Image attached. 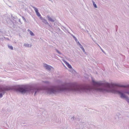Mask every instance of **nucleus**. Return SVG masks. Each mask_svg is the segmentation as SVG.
Instances as JSON below:
<instances>
[{
    "mask_svg": "<svg viewBox=\"0 0 129 129\" xmlns=\"http://www.w3.org/2000/svg\"><path fill=\"white\" fill-rule=\"evenodd\" d=\"M25 85L30 87V91H27V92H31L33 93L34 92V96L40 91L43 90H45L47 93L49 94H55L61 91L69 92L73 91L81 92H87L89 90L88 84L79 85L71 83L62 84L58 86L51 85L43 88Z\"/></svg>",
    "mask_w": 129,
    "mask_h": 129,
    "instance_id": "1",
    "label": "nucleus"
},
{
    "mask_svg": "<svg viewBox=\"0 0 129 129\" xmlns=\"http://www.w3.org/2000/svg\"><path fill=\"white\" fill-rule=\"evenodd\" d=\"M93 82L95 86H104L105 87L106 89L102 88H99L97 89V90H98L104 92H110L120 94L121 95L120 96L121 98H126V100L129 103V99L126 96H125L124 94L119 91H116L113 89V88L111 87L112 85L102 81L96 82L93 81Z\"/></svg>",
    "mask_w": 129,
    "mask_h": 129,
    "instance_id": "2",
    "label": "nucleus"
},
{
    "mask_svg": "<svg viewBox=\"0 0 129 129\" xmlns=\"http://www.w3.org/2000/svg\"><path fill=\"white\" fill-rule=\"evenodd\" d=\"M30 87L24 85L14 86L11 87L8 86L5 87L0 86V92L2 93H0V98L3 97V93L4 94L6 91L13 90L23 94L27 93V91H30Z\"/></svg>",
    "mask_w": 129,
    "mask_h": 129,
    "instance_id": "3",
    "label": "nucleus"
},
{
    "mask_svg": "<svg viewBox=\"0 0 129 129\" xmlns=\"http://www.w3.org/2000/svg\"><path fill=\"white\" fill-rule=\"evenodd\" d=\"M44 67H45L46 69L49 70L50 71L52 67L48 65L46 63L44 64Z\"/></svg>",
    "mask_w": 129,
    "mask_h": 129,
    "instance_id": "4",
    "label": "nucleus"
},
{
    "mask_svg": "<svg viewBox=\"0 0 129 129\" xmlns=\"http://www.w3.org/2000/svg\"><path fill=\"white\" fill-rule=\"evenodd\" d=\"M33 8L34 9L37 15L39 17L41 15L39 12L38 9L34 7H33Z\"/></svg>",
    "mask_w": 129,
    "mask_h": 129,
    "instance_id": "5",
    "label": "nucleus"
},
{
    "mask_svg": "<svg viewBox=\"0 0 129 129\" xmlns=\"http://www.w3.org/2000/svg\"><path fill=\"white\" fill-rule=\"evenodd\" d=\"M42 21L46 25H47L48 26L51 27V25L49 24L48 23V22H47L46 20L44 18L42 20Z\"/></svg>",
    "mask_w": 129,
    "mask_h": 129,
    "instance_id": "6",
    "label": "nucleus"
},
{
    "mask_svg": "<svg viewBox=\"0 0 129 129\" xmlns=\"http://www.w3.org/2000/svg\"><path fill=\"white\" fill-rule=\"evenodd\" d=\"M47 17L49 21L53 22L55 21V20L52 19V18L49 16H47Z\"/></svg>",
    "mask_w": 129,
    "mask_h": 129,
    "instance_id": "7",
    "label": "nucleus"
},
{
    "mask_svg": "<svg viewBox=\"0 0 129 129\" xmlns=\"http://www.w3.org/2000/svg\"><path fill=\"white\" fill-rule=\"evenodd\" d=\"M47 17L49 21L53 22L55 21V20L52 19V18L49 16H47Z\"/></svg>",
    "mask_w": 129,
    "mask_h": 129,
    "instance_id": "8",
    "label": "nucleus"
},
{
    "mask_svg": "<svg viewBox=\"0 0 129 129\" xmlns=\"http://www.w3.org/2000/svg\"><path fill=\"white\" fill-rule=\"evenodd\" d=\"M64 62L69 68L70 69L72 68V67L71 66L70 64L68 62L66 61H64Z\"/></svg>",
    "mask_w": 129,
    "mask_h": 129,
    "instance_id": "9",
    "label": "nucleus"
},
{
    "mask_svg": "<svg viewBox=\"0 0 129 129\" xmlns=\"http://www.w3.org/2000/svg\"><path fill=\"white\" fill-rule=\"evenodd\" d=\"M24 46L25 47H31V45H29L28 44L25 43L24 44Z\"/></svg>",
    "mask_w": 129,
    "mask_h": 129,
    "instance_id": "10",
    "label": "nucleus"
},
{
    "mask_svg": "<svg viewBox=\"0 0 129 129\" xmlns=\"http://www.w3.org/2000/svg\"><path fill=\"white\" fill-rule=\"evenodd\" d=\"M8 48L10 49H11V50H13V47L12 46H10L9 45H8Z\"/></svg>",
    "mask_w": 129,
    "mask_h": 129,
    "instance_id": "11",
    "label": "nucleus"
},
{
    "mask_svg": "<svg viewBox=\"0 0 129 129\" xmlns=\"http://www.w3.org/2000/svg\"><path fill=\"white\" fill-rule=\"evenodd\" d=\"M30 34L32 36H34V34L31 31H30Z\"/></svg>",
    "mask_w": 129,
    "mask_h": 129,
    "instance_id": "12",
    "label": "nucleus"
},
{
    "mask_svg": "<svg viewBox=\"0 0 129 129\" xmlns=\"http://www.w3.org/2000/svg\"><path fill=\"white\" fill-rule=\"evenodd\" d=\"M80 48L82 49V50L83 51V52H85V50L84 49V48H83L82 46H81L80 47Z\"/></svg>",
    "mask_w": 129,
    "mask_h": 129,
    "instance_id": "13",
    "label": "nucleus"
},
{
    "mask_svg": "<svg viewBox=\"0 0 129 129\" xmlns=\"http://www.w3.org/2000/svg\"><path fill=\"white\" fill-rule=\"evenodd\" d=\"M56 51L58 53L60 54H62V53L60 52L57 49H55Z\"/></svg>",
    "mask_w": 129,
    "mask_h": 129,
    "instance_id": "14",
    "label": "nucleus"
},
{
    "mask_svg": "<svg viewBox=\"0 0 129 129\" xmlns=\"http://www.w3.org/2000/svg\"><path fill=\"white\" fill-rule=\"evenodd\" d=\"M93 6H94V7H95V8H97L96 5L95 4V2H93Z\"/></svg>",
    "mask_w": 129,
    "mask_h": 129,
    "instance_id": "15",
    "label": "nucleus"
},
{
    "mask_svg": "<svg viewBox=\"0 0 129 129\" xmlns=\"http://www.w3.org/2000/svg\"><path fill=\"white\" fill-rule=\"evenodd\" d=\"M72 36H73V38H74L76 42H77V41H78V40H77V39L73 35H72Z\"/></svg>",
    "mask_w": 129,
    "mask_h": 129,
    "instance_id": "16",
    "label": "nucleus"
},
{
    "mask_svg": "<svg viewBox=\"0 0 129 129\" xmlns=\"http://www.w3.org/2000/svg\"><path fill=\"white\" fill-rule=\"evenodd\" d=\"M116 86H118L121 87H125V86H124L120 85L119 84H116Z\"/></svg>",
    "mask_w": 129,
    "mask_h": 129,
    "instance_id": "17",
    "label": "nucleus"
},
{
    "mask_svg": "<svg viewBox=\"0 0 129 129\" xmlns=\"http://www.w3.org/2000/svg\"><path fill=\"white\" fill-rule=\"evenodd\" d=\"M43 82L44 83H45L47 84H49V82L48 81H43Z\"/></svg>",
    "mask_w": 129,
    "mask_h": 129,
    "instance_id": "18",
    "label": "nucleus"
},
{
    "mask_svg": "<svg viewBox=\"0 0 129 129\" xmlns=\"http://www.w3.org/2000/svg\"><path fill=\"white\" fill-rule=\"evenodd\" d=\"M75 118V117L73 116V117H72L71 118V119L73 121L74 120Z\"/></svg>",
    "mask_w": 129,
    "mask_h": 129,
    "instance_id": "19",
    "label": "nucleus"
},
{
    "mask_svg": "<svg viewBox=\"0 0 129 129\" xmlns=\"http://www.w3.org/2000/svg\"><path fill=\"white\" fill-rule=\"evenodd\" d=\"M39 17H40V19L42 20L44 19L41 16H39Z\"/></svg>",
    "mask_w": 129,
    "mask_h": 129,
    "instance_id": "20",
    "label": "nucleus"
},
{
    "mask_svg": "<svg viewBox=\"0 0 129 129\" xmlns=\"http://www.w3.org/2000/svg\"><path fill=\"white\" fill-rule=\"evenodd\" d=\"M22 19H23V20H24L25 21V22H26V19H25V18H24V17L23 16H22Z\"/></svg>",
    "mask_w": 129,
    "mask_h": 129,
    "instance_id": "21",
    "label": "nucleus"
},
{
    "mask_svg": "<svg viewBox=\"0 0 129 129\" xmlns=\"http://www.w3.org/2000/svg\"><path fill=\"white\" fill-rule=\"evenodd\" d=\"M86 74H85L84 75V76L85 77V78H87L88 77H86Z\"/></svg>",
    "mask_w": 129,
    "mask_h": 129,
    "instance_id": "22",
    "label": "nucleus"
},
{
    "mask_svg": "<svg viewBox=\"0 0 129 129\" xmlns=\"http://www.w3.org/2000/svg\"><path fill=\"white\" fill-rule=\"evenodd\" d=\"M57 30L59 31H61V30H60V28H58V27L57 28Z\"/></svg>",
    "mask_w": 129,
    "mask_h": 129,
    "instance_id": "23",
    "label": "nucleus"
},
{
    "mask_svg": "<svg viewBox=\"0 0 129 129\" xmlns=\"http://www.w3.org/2000/svg\"><path fill=\"white\" fill-rule=\"evenodd\" d=\"M77 45H79L80 47L82 46V45L80 43L79 44H78Z\"/></svg>",
    "mask_w": 129,
    "mask_h": 129,
    "instance_id": "24",
    "label": "nucleus"
},
{
    "mask_svg": "<svg viewBox=\"0 0 129 129\" xmlns=\"http://www.w3.org/2000/svg\"><path fill=\"white\" fill-rule=\"evenodd\" d=\"M18 21L20 23H21V24L22 23H21V21H20V19H19V20H18Z\"/></svg>",
    "mask_w": 129,
    "mask_h": 129,
    "instance_id": "25",
    "label": "nucleus"
},
{
    "mask_svg": "<svg viewBox=\"0 0 129 129\" xmlns=\"http://www.w3.org/2000/svg\"><path fill=\"white\" fill-rule=\"evenodd\" d=\"M76 42L77 43V45H78V44H79L80 43L79 42V41H77V42Z\"/></svg>",
    "mask_w": 129,
    "mask_h": 129,
    "instance_id": "26",
    "label": "nucleus"
},
{
    "mask_svg": "<svg viewBox=\"0 0 129 129\" xmlns=\"http://www.w3.org/2000/svg\"><path fill=\"white\" fill-rule=\"evenodd\" d=\"M15 18H15V17H13V19H15Z\"/></svg>",
    "mask_w": 129,
    "mask_h": 129,
    "instance_id": "27",
    "label": "nucleus"
},
{
    "mask_svg": "<svg viewBox=\"0 0 129 129\" xmlns=\"http://www.w3.org/2000/svg\"><path fill=\"white\" fill-rule=\"evenodd\" d=\"M62 27H63V28H64V29H65L66 28L65 27H64V26H62Z\"/></svg>",
    "mask_w": 129,
    "mask_h": 129,
    "instance_id": "28",
    "label": "nucleus"
},
{
    "mask_svg": "<svg viewBox=\"0 0 129 129\" xmlns=\"http://www.w3.org/2000/svg\"><path fill=\"white\" fill-rule=\"evenodd\" d=\"M11 16L12 17V15H11Z\"/></svg>",
    "mask_w": 129,
    "mask_h": 129,
    "instance_id": "29",
    "label": "nucleus"
},
{
    "mask_svg": "<svg viewBox=\"0 0 129 129\" xmlns=\"http://www.w3.org/2000/svg\"><path fill=\"white\" fill-rule=\"evenodd\" d=\"M11 16L12 17V15H11Z\"/></svg>",
    "mask_w": 129,
    "mask_h": 129,
    "instance_id": "30",
    "label": "nucleus"
},
{
    "mask_svg": "<svg viewBox=\"0 0 129 129\" xmlns=\"http://www.w3.org/2000/svg\"><path fill=\"white\" fill-rule=\"evenodd\" d=\"M11 16L12 17V15H11Z\"/></svg>",
    "mask_w": 129,
    "mask_h": 129,
    "instance_id": "31",
    "label": "nucleus"
}]
</instances>
